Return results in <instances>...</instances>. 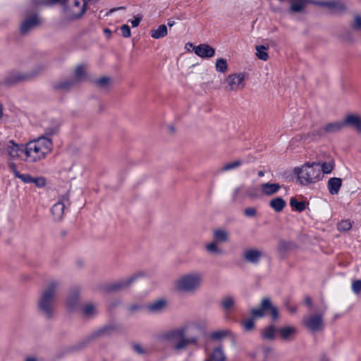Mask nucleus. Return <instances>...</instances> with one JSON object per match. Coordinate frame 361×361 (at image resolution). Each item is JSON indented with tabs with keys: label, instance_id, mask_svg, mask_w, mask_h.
Returning a JSON list of instances; mask_svg holds the SVG:
<instances>
[{
	"label": "nucleus",
	"instance_id": "obj_1",
	"mask_svg": "<svg viewBox=\"0 0 361 361\" xmlns=\"http://www.w3.org/2000/svg\"><path fill=\"white\" fill-rule=\"evenodd\" d=\"M196 322H189L181 326L168 329L159 336V340L170 348L174 353H180L199 345V338L195 335H188L190 329L196 328Z\"/></svg>",
	"mask_w": 361,
	"mask_h": 361
},
{
	"label": "nucleus",
	"instance_id": "obj_9",
	"mask_svg": "<svg viewBox=\"0 0 361 361\" xmlns=\"http://www.w3.org/2000/svg\"><path fill=\"white\" fill-rule=\"evenodd\" d=\"M323 317V313L310 314L303 318L302 323L309 331L318 332L324 327Z\"/></svg>",
	"mask_w": 361,
	"mask_h": 361
},
{
	"label": "nucleus",
	"instance_id": "obj_63",
	"mask_svg": "<svg viewBox=\"0 0 361 361\" xmlns=\"http://www.w3.org/2000/svg\"><path fill=\"white\" fill-rule=\"evenodd\" d=\"M174 24H175L174 21H169V22H168V25H169V27H172V26H173V25H174Z\"/></svg>",
	"mask_w": 361,
	"mask_h": 361
},
{
	"label": "nucleus",
	"instance_id": "obj_56",
	"mask_svg": "<svg viewBox=\"0 0 361 361\" xmlns=\"http://www.w3.org/2000/svg\"><path fill=\"white\" fill-rule=\"evenodd\" d=\"M241 190H242V188L241 187L236 188L234 190V197H236L240 194Z\"/></svg>",
	"mask_w": 361,
	"mask_h": 361
},
{
	"label": "nucleus",
	"instance_id": "obj_13",
	"mask_svg": "<svg viewBox=\"0 0 361 361\" xmlns=\"http://www.w3.org/2000/svg\"><path fill=\"white\" fill-rule=\"evenodd\" d=\"M169 306V301L166 298H158L146 306V310L151 314H161L165 312Z\"/></svg>",
	"mask_w": 361,
	"mask_h": 361
},
{
	"label": "nucleus",
	"instance_id": "obj_24",
	"mask_svg": "<svg viewBox=\"0 0 361 361\" xmlns=\"http://www.w3.org/2000/svg\"><path fill=\"white\" fill-rule=\"evenodd\" d=\"M206 251L212 255H223L224 250L219 246V243L212 240L204 245Z\"/></svg>",
	"mask_w": 361,
	"mask_h": 361
},
{
	"label": "nucleus",
	"instance_id": "obj_36",
	"mask_svg": "<svg viewBox=\"0 0 361 361\" xmlns=\"http://www.w3.org/2000/svg\"><path fill=\"white\" fill-rule=\"evenodd\" d=\"M231 335V331L228 329H221L214 331L211 334V338L213 340H221Z\"/></svg>",
	"mask_w": 361,
	"mask_h": 361
},
{
	"label": "nucleus",
	"instance_id": "obj_57",
	"mask_svg": "<svg viewBox=\"0 0 361 361\" xmlns=\"http://www.w3.org/2000/svg\"><path fill=\"white\" fill-rule=\"evenodd\" d=\"M67 0H49V3L51 4H55L56 3H65Z\"/></svg>",
	"mask_w": 361,
	"mask_h": 361
},
{
	"label": "nucleus",
	"instance_id": "obj_38",
	"mask_svg": "<svg viewBox=\"0 0 361 361\" xmlns=\"http://www.w3.org/2000/svg\"><path fill=\"white\" fill-rule=\"evenodd\" d=\"M216 70L220 73H226L228 71V64L224 59H219L215 64Z\"/></svg>",
	"mask_w": 361,
	"mask_h": 361
},
{
	"label": "nucleus",
	"instance_id": "obj_60",
	"mask_svg": "<svg viewBox=\"0 0 361 361\" xmlns=\"http://www.w3.org/2000/svg\"><path fill=\"white\" fill-rule=\"evenodd\" d=\"M257 174H258L259 177H263L264 176V171H259Z\"/></svg>",
	"mask_w": 361,
	"mask_h": 361
},
{
	"label": "nucleus",
	"instance_id": "obj_4",
	"mask_svg": "<svg viewBox=\"0 0 361 361\" xmlns=\"http://www.w3.org/2000/svg\"><path fill=\"white\" fill-rule=\"evenodd\" d=\"M202 274L199 271H188L180 275L173 282L174 290L183 294H194L202 286Z\"/></svg>",
	"mask_w": 361,
	"mask_h": 361
},
{
	"label": "nucleus",
	"instance_id": "obj_40",
	"mask_svg": "<svg viewBox=\"0 0 361 361\" xmlns=\"http://www.w3.org/2000/svg\"><path fill=\"white\" fill-rule=\"evenodd\" d=\"M319 167L322 173H323L328 174L333 171L334 167V162L333 161L323 162L321 165L319 164Z\"/></svg>",
	"mask_w": 361,
	"mask_h": 361
},
{
	"label": "nucleus",
	"instance_id": "obj_6",
	"mask_svg": "<svg viewBox=\"0 0 361 361\" xmlns=\"http://www.w3.org/2000/svg\"><path fill=\"white\" fill-rule=\"evenodd\" d=\"M63 6L64 19L62 23L80 20L87 11L83 0H67L65 3H59Z\"/></svg>",
	"mask_w": 361,
	"mask_h": 361
},
{
	"label": "nucleus",
	"instance_id": "obj_5",
	"mask_svg": "<svg viewBox=\"0 0 361 361\" xmlns=\"http://www.w3.org/2000/svg\"><path fill=\"white\" fill-rule=\"evenodd\" d=\"M270 314L273 320H277L279 317V310L274 306L271 300L268 298H262L260 306L257 308H253L250 310L251 318L244 320L242 322V326L247 331H250L255 328V319L262 318Z\"/></svg>",
	"mask_w": 361,
	"mask_h": 361
},
{
	"label": "nucleus",
	"instance_id": "obj_62",
	"mask_svg": "<svg viewBox=\"0 0 361 361\" xmlns=\"http://www.w3.org/2000/svg\"><path fill=\"white\" fill-rule=\"evenodd\" d=\"M3 116V106L1 104H0V118L2 117Z\"/></svg>",
	"mask_w": 361,
	"mask_h": 361
},
{
	"label": "nucleus",
	"instance_id": "obj_44",
	"mask_svg": "<svg viewBox=\"0 0 361 361\" xmlns=\"http://www.w3.org/2000/svg\"><path fill=\"white\" fill-rule=\"evenodd\" d=\"M352 227L351 223L349 220H343L338 223L337 228L340 231H349Z\"/></svg>",
	"mask_w": 361,
	"mask_h": 361
},
{
	"label": "nucleus",
	"instance_id": "obj_19",
	"mask_svg": "<svg viewBox=\"0 0 361 361\" xmlns=\"http://www.w3.org/2000/svg\"><path fill=\"white\" fill-rule=\"evenodd\" d=\"M281 185L279 183H264L259 185L261 194L266 196H271L278 192L281 189Z\"/></svg>",
	"mask_w": 361,
	"mask_h": 361
},
{
	"label": "nucleus",
	"instance_id": "obj_51",
	"mask_svg": "<svg viewBox=\"0 0 361 361\" xmlns=\"http://www.w3.org/2000/svg\"><path fill=\"white\" fill-rule=\"evenodd\" d=\"M353 27L357 30H361V16H356L354 18Z\"/></svg>",
	"mask_w": 361,
	"mask_h": 361
},
{
	"label": "nucleus",
	"instance_id": "obj_30",
	"mask_svg": "<svg viewBox=\"0 0 361 361\" xmlns=\"http://www.w3.org/2000/svg\"><path fill=\"white\" fill-rule=\"evenodd\" d=\"M79 301V293L78 290L73 291L68 298L66 300V306L70 310H73L76 307Z\"/></svg>",
	"mask_w": 361,
	"mask_h": 361
},
{
	"label": "nucleus",
	"instance_id": "obj_43",
	"mask_svg": "<svg viewBox=\"0 0 361 361\" xmlns=\"http://www.w3.org/2000/svg\"><path fill=\"white\" fill-rule=\"evenodd\" d=\"M73 81L69 80H66L59 82L56 85V88L58 90H67L73 86Z\"/></svg>",
	"mask_w": 361,
	"mask_h": 361
},
{
	"label": "nucleus",
	"instance_id": "obj_46",
	"mask_svg": "<svg viewBox=\"0 0 361 361\" xmlns=\"http://www.w3.org/2000/svg\"><path fill=\"white\" fill-rule=\"evenodd\" d=\"M352 290L355 294H359L361 292V279H356L352 282Z\"/></svg>",
	"mask_w": 361,
	"mask_h": 361
},
{
	"label": "nucleus",
	"instance_id": "obj_64",
	"mask_svg": "<svg viewBox=\"0 0 361 361\" xmlns=\"http://www.w3.org/2000/svg\"><path fill=\"white\" fill-rule=\"evenodd\" d=\"M25 361H37V360L34 357H29V358L26 359Z\"/></svg>",
	"mask_w": 361,
	"mask_h": 361
},
{
	"label": "nucleus",
	"instance_id": "obj_12",
	"mask_svg": "<svg viewBox=\"0 0 361 361\" xmlns=\"http://www.w3.org/2000/svg\"><path fill=\"white\" fill-rule=\"evenodd\" d=\"M69 204L68 196L67 195L61 196L51 208V213L54 218L56 220H61L63 216L65 207Z\"/></svg>",
	"mask_w": 361,
	"mask_h": 361
},
{
	"label": "nucleus",
	"instance_id": "obj_53",
	"mask_svg": "<svg viewBox=\"0 0 361 361\" xmlns=\"http://www.w3.org/2000/svg\"><path fill=\"white\" fill-rule=\"evenodd\" d=\"M142 20L141 16H137L135 17L133 20H131V24L133 27H136L139 25L140 21Z\"/></svg>",
	"mask_w": 361,
	"mask_h": 361
},
{
	"label": "nucleus",
	"instance_id": "obj_37",
	"mask_svg": "<svg viewBox=\"0 0 361 361\" xmlns=\"http://www.w3.org/2000/svg\"><path fill=\"white\" fill-rule=\"evenodd\" d=\"M290 205L293 209L299 212L304 211L306 207L305 202H298L295 197L290 199Z\"/></svg>",
	"mask_w": 361,
	"mask_h": 361
},
{
	"label": "nucleus",
	"instance_id": "obj_45",
	"mask_svg": "<svg viewBox=\"0 0 361 361\" xmlns=\"http://www.w3.org/2000/svg\"><path fill=\"white\" fill-rule=\"evenodd\" d=\"M30 183L35 184L38 188H42L46 185V180L43 177H31Z\"/></svg>",
	"mask_w": 361,
	"mask_h": 361
},
{
	"label": "nucleus",
	"instance_id": "obj_52",
	"mask_svg": "<svg viewBox=\"0 0 361 361\" xmlns=\"http://www.w3.org/2000/svg\"><path fill=\"white\" fill-rule=\"evenodd\" d=\"M8 168L13 172L14 176L16 177L20 172L17 170V167L15 163L11 161L8 162Z\"/></svg>",
	"mask_w": 361,
	"mask_h": 361
},
{
	"label": "nucleus",
	"instance_id": "obj_10",
	"mask_svg": "<svg viewBox=\"0 0 361 361\" xmlns=\"http://www.w3.org/2000/svg\"><path fill=\"white\" fill-rule=\"evenodd\" d=\"M44 68V67L43 66H39L30 72H13L9 75L8 82L10 83H16L30 80L37 75Z\"/></svg>",
	"mask_w": 361,
	"mask_h": 361
},
{
	"label": "nucleus",
	"instance_id": "obj_14",
	"mask_svg": "<svg viewBox=\"0 0 361 361\" xmlns=\"http://www.w3.org/2000/svg\"><path fill=\"white\" fill-rule=\"evenodd\" d=\"M41 23L37 15L25 18L20 24V30L23 35H26Z\"/></svg>",
	"mask_w": 361,
	"mask_h": 361
},
{
	"label": "nucleus",
	"instance_id": "obj_25",
	"mask_svg": "<svg viewBox=\"0 0 361 361\" xmlns=\"http://www.w3.org/2000/svg\"><path fill=\"white\" fill-rule=\"evenodd\" d=\"M342 185V180L340 178H331L328 180V189L331 195H336L338 193Z\"/></svg>",
	"mask_w": 361,
	"mask_h": 361
},
{
	"label": "nucleus",
	"instance_id": "obj_3",
	"mask_svg": "<svg viewBox=\"0 0 361 361\" xmlns=\"http://www.w3.org/2000/svg\"><path fill=\"white\" fill-rule=\"evenodd\" d=\"M52 148L51 139L40 137L30 141L25 145V158L23 160L28 162H37L45 158Z\"/></svg>",
	"mask_w": 361,
	"mask_h": 361
},
{
	"label": "nucleus",
	"instance_id": "obj_11",
	"mask_svg": "<svg viewBox=\"0 0 361 361\" xmlns=\"http://www.w3.org/2000/svg\"><path fill=\"white\" fill-rule=\"evenodd\" d=\"M4 149L7 154L12 159L22 158V154L25 155V146L19 145L13 140H8L3 145Z\"/></svg>",
	"mask_w": 361,
	"mask_h": 361
},
{
	"label": "nucleus",
	"instance_id": "obj_50",
	"mask_svg": "<svg viewBox=\"0 0 361 361\" xmlns=\"http://www.w3.org/2000/svg\"><path fill=\"white\" fill-rule=\"evenodd\" d=\"M290 247V244L288 242L281 240L279 243V249L281 251H286Z\"/></svg>",
	"mask_w": 361,
	"mask_h": 361
},
{
	"label": "nucleus",
	"instance_id": "obj_33",
	"mask_svg": "<svg viewBox=\"0 0 361 361\" xmlns=\"http://www.w3.org/2000/svg\"><path fill=\"white\" fill-rule=\"evenodd\" d=\"M242 164L243 161L241 159H235L223 165L220 169V171L226 172L228 171L233 170L240 167Z\"/></svg>",
	"mask_w": 361,
	"mask_h": 361
},
{
	"label": "nucleus",
	"instance_id": "obj_21",
	"mask_svg": "<svg viewBox=\"0 0 361 361\" xmlns=\"http://www.w3.org/2000/svg\"><path fill=\"white\" fill-rule=\"evenodd\" d=\"M290 4V11L293 13H300L305 6L312 3L311 0H288Z\"/></svg>",
	"mask_w": 361,
	"mask_h": 361
},
{
	"label": "nucleus",
	"instance_id": "obj_15",
	"mask_svg": "<svg viewBox=\"0 0 361 361\" xmlns=\"http://www.w3.org/2000/svg\"><path fill=\"white\" fill-rule=\"evenodd\" d=\"M343 128H350L360 133L361 128V116L356 114H347L342 120Z\"/></svg>",
	"mask_w": 361,
	"mask_h": 361
},
{
	"label": "nucleus",
	"instance_id": "obj_17",
	"mask_svg": "<svg viewBox=\"0 0 361 361\" xmlns=\"http://www.w3.org/2000/svg\"><path fill=\"white\" fill-rule=\"evenodd\" d=\"M194 51L201 58H212L215 54V49L207 44H201L195 47Z\"/></svg>",
	"mask_w": 361,
	"mask_h": 361
},
{
	"label": "nucleus",
	"instance_id": "obj_29",
	"mask_svg": "<svg viewBox=\"0 0 361 361\" xmlns=\"http://www.w3.org/2000/svg\"><path fill=\"white\" fill-rule=\"evenodd\" d=\"M82 311L83 315L88 318L95 316L98 312L97 305L92 303L85 305Z\"/></svg>",
	"mask_w": 361,
	"mask_h": 361
},
{
	"label": "nucleus",
	"instance_id": "obj_32",
	"mask_svg": "<svg viewBox=\"0 0 361 361\" xmlns=\"http://www.w3.org/2000/svg\"><path fill=\"white\" fill-rule=\"evenodd\" d=\"M226 357L222 348H215L207 361H226Z\"/></svg>",
	"mask_w": 361,
	"mask_h": 361
},
{
	"label": "nucleus",
	"instance_id": "obj_27",
	"mask_svg": "<svg viewBox=\"0 0 361 361\" xmlns=\"http://www.w3.org/2000/svg\"><path fill=\"white\" fill-rule=\"evenodd\" d=\"M276 332H278V329L274 325H270L262 329L261 337L264 340L273 341L276 337Z\"/></svg>",
	"mask_w": 361,
	"mask_h": 361
},
{
	"label": "nucleus",
	"instance_id": "obj_16",
	"mask_svg": "<svg viewBox=\"0 0 361 361\" xmlns=\"http://www.w3.org/2000/svg\"><path fill=\"white\" fill-rule=\"evenodd\" d=\"M264 252L262 250L257 248H247L245 249L243 254V257L245 261L248 263L257 264L259 263L260 259L263 257Z\"/></svg>",
	"mask_w": 361,
	"mask_h": 361
},
{
	"label": "nucleus",
	"instance_id": "obj_47",
	"mask_svg": "<svg viewBox=\"0 0 361 361\" xmlns=\"http://www.w3.org/2000/svg\"><path fill=\"white\" fill-rule=\"evenodd\" d=\"M31 177L30 174L24 173L22 174L19 173L16 178H19L21 181H23L24 183H30L31 181Z\"/></svg>",
	"mask_w": 361,
	"mask_h": 361
},
{
	"label": "nucleus",
	"instance_id": "obj_55",
	"mask_svg": "<svg viewBox=\"0 0 361 361\" xmlns=\"http://www.w3.org/2000/svg\"><path fill=\"white\" fill-rule=\"evenodd\" d=\"M287 310L292 314H294L296 312V307L290 305L288 304L286 305Z\"/></svg>",
	"mask_w": 361,
	"mask_h": 361
},
{
	"label": "nucleus",
	"instance_id": "obj_31",
	"mask_svg": "<svg viewBox=\"0 0 361 361\" xmlns=\"http://www.w3.org/2000/svg\"><path fill=\"white\" fill-rule=\"evenodd\" d=\"M87 77L86 69L84 66H78L75 68L73 80L75 82H80L84 80Z\"/></svg>",
	"mask_w": 361,
	"mask_h": 361
},
{
	"label": "nucleus",
	"instance_id": "obj_28",
	"mask_svg": "<svg viewBox=\"0 0 361 361\" xmlns=\"http://www.w3.org/2000/svg\"><path fill=\"white\" fill-rule=\"evenodd\" d=\"M286 204L285 200L281 197H276L269 202V206L276 212H281Z\"/></svg>",
	"mask_w": 361,
	"mask_h": 361
},
{
	"label": "nucleus",
	"instance_id": "obj_58",
	"mask_svg": "<svg viewBox=\"0 0 361 361\" xmlns=\"http://www.w3.org/2000/svg\"><path fill=\"white\" fill-rule=\"evenodd\" d=\"M124 8H125V7H123V6H121V7H118V8H111V9L108 13H107V14H109V13H113V12H115V11H118V10H119V9H124Z\"/></svg>",
	"mask_w": 361,
	"mask_h": 361
},
{
	"label": "nucleus",
	"instance_id": "obj_18",
	"mask_svg": "<svg viewBox=\"0 0 361 361\" xmlns=\"http://www.w3.org/2000/svg\"><path fill=\"white\" fill-rule=\"evenodd\" d=\"M137 278V275H132L126 278L122 279L115 283H114L110 289L111 290H121L128 288Z\"/></svg>",
	"mask_w": 361,
	"mask_h": 361
},
{
	"label": "nucleus",
	"instance_id": "obj_35",
	"mask_svg": "<svg viewBox=\"0 0 361 361\" xmlns=\"http://www.w3.org/2000/svg\"><path fill=\"white\" fill-rule=\"evenodd\" d=\"M322 6H326L334 11H341L344 10L345 6L343 4L338 1H328V2H322L319 4Z\"/></svg>",
	"mask_w": 361,
	"mask_h": 361
},
{
	"label": "nucleus",
	"instance_id": "obj_2",
	"mask_svg": "<svg viewBox=\"0 0 361 361\" xmlns=\"http://www.w3.org/2000/svg\"><path fill=\"white\" fill-rule=\"evenodd\" d=\"M60 283L57 281H50L42 290L37 302L39 312L46 318H51L55 310V302Z\"/></svg>",
	"mask_w": 361,
	"mask_h": 361
},
{
	"label": "nucleus",
	"instance_id": "obj_54",
	"mask_svg": "<svg viewBox=\"0 0 361 361\" xmlns=\"http://www.w3.org/2000/svg\"><path fill=\"white\" fill-rule=\"evenodd\" d=\"M111 329H112V328L110 326H105V327L102 328L99 330V333H100V334H105L109 333Z\"/></svg>",
	"mask_w": 361,
	"mask_h": 361
},
{
	"label": "nucleus",
	"instance_id": "obj_26",
	"mask_svg": "<svg viewBox=\"0 0 361 361\" xmlns=\"http://www.w3.org/2000/svg\"><path fill=\"white\" fill-rule=\"evenodd\" d=\"M220 305L224 311L228 313L234 309L235 305V299L233 296H225L221 300Z\"/></svg>",
	"mask_w": 361,
	"mask_h": 361
},
{
	"label": "nucleus",
	"instance_id": "obj_20",
	"mask_svg": "<svg viewBox=\"0 0 361 361\" xmlns=\"http://www.w3.org/2000/svg\"><path fill=\"white\" fill-rule=\"evenodd\" d=\"M278 333L285 341L293 340L298 334V329L293 326H286L278 329Z\"/></svg>",
	"mask_w": 361,
	"mask_h": 361
},
{
	"label": "nucleus",
	"instance_id": "obj_23",
	"mask_svg": "<svg viewBox=\"0 0 361 361\" xmlns=\"http://www.w3.org/2000/svg\"><path fill=\"white\" fill-rule=\"evenodd\" d=\"M213 240L218 243H226L229 240L228 232L224 228H217L213 231Z\"/></svg>",
	"mask_w": 361,
	"mask_h": 361
},
{
	"label": "nucleus",
	"instance_id": "obj_22",
	"mask_svg": "<svg viewBox=\"0 0 361 361\" xmlns=\"http://www.w3.org/2000/svg\"><path fill=\"white\" fill-rule=\"evenodd\" d=\"M343 128V122L336 121L326 123L322 128V132L327 134H334L339 132Z\"/></svg>",
	"mask_w": 361,
	"mask_h": 361
},
{
	"label": "nucleus",
	"instance_id": "obj_49",
	"mask_svg": "<svg viewBox=\"0 0 361 361\" xmlns=\"http://www.w3.org/2000/svg\"><path fill=\"white\" fill-rule=\"evenodd\" d=\"M257 210L254 207H248L244 210L245 215L249 217L255 216Z\"/></svg>",
	"mask_w": 361,
	"mask_h": 361
},
{
	"label": "nucleus",
	"instance_id": "obj_59",
	"mask_svg": "<svg viewBox=\"0 0 361 361\" xmlns=\"http://www.w3.org/2000/svg\"><path fill=\"white\" fill-rule=\"evenodd\" d=\"M320 361H331V360L326 356H323L321 357Z\"/></svg>",
	"mask_w": 361,
	"mask_h": 361
},
{
	"label": "nucleus",
	"instance_id": "obj_7",
	"mask_svg": "<svg viewBox=\"0 0 361 361\" xmlns=\"http://www.w3.org/2000/svg\"><path fill=\"white\" fill-rule=\"evenodd\" d=\"M294 173L297 174L298 179L302 185H308L315 183L322 178L319 163L305 164L300 168H295Z\"/></svg>",
	"mask_w": 361,
	"mask_h": 361
},
{
	"label": "nucleus",
	"instance_id": "obj_42",
	"mask_svg": "<svg viewBox=\"0 0 361 361\" xmlns=\"http://www.w3.org/2000/svg\"><path fill=\"white\" fill-rule=\"evenodd\" d=\"M110 78L108 77H102L95 80V84L100 88H107L110 84Z\"/></svg>",
	"mask_w": 361,
	"mask_h": 361
},
{
	"label": "nucleus",
	"instance_id": "obj_48",
	"mask_svg": "<svg viewBox=\"0 0 361 361\" xmlns=\"http://www.w3.org/2000/svg\"><path fill=\"white\" fill-rule=\"evenodd\" d=\"M121 32H122V35L126 37V38H128V37H130V27L128 25H123L121 26Z\"/></svg>",
	"mask_w": 361,
	"mask_h": 361
},
{
	"label": "nucleus",
	"instance_id": "obj_39",
	"mask_svg": "<svg viewBox=\"0 0 361 361\" xmlns=\"http://www.w3.org/2000/svg\"><path fill=\"white\" fill-rule=\"evenodd\" d=\"M267 49L265 46H256L257 56L262 61H267L269 58Z\"/></svg>",
	"mask_w": 361,
	"mask_h": 361
},
{
	"label": "nucleus",
	"instance_id": "obj_8",
	"mask_svg": "<svg viewBox=\"0 0 361 361\" xmlns=\"http://www.w3.org/2000/svg\"><path fill=\"white\" fill-rule=\"evenodd\" d=\"M246 74L235 73L228 75L224 80L225 90L227 92H238L245 87Z\"/></svg>",
	"mask_w": 361,
	"mask_h": 361
},
{
	"label": "nucleus",
	"instance_id": "obj_34",
	"mask_svg": "<svg viewBox=\"0 0 361 361\" xmlns=\"http://www.w3.org/2000/svg\"><path fill=\"white\" fill-rule=\"evenodd\" d=\"M167 35V27L165 25H161L158 28L151 30V36L154 39H159Z\"/></svg>",
	"mask_w": 361,
	"mask_h": 361
},
{
	"label": "nucleus",
	"instance_id": "obj_41",
	"mask_svg": "<svg viewBox=\"0 0 361 361\" xmlns=\"http://www.w3.org/2000/svg\"><path fill=\"white\" fill-rule=\"evenodd\" d=\"M131 348L138 355H143L147 353V349L140 343H133L131 345Z\"/></svg>",
	"mask_w": 361,
	"mask_h": 361
},
{
	"label": "nucleus",
	"instance_id": "obj_61",
	"mask_svg": "<svg viewBox=\"0 0 361 361\" xmlns=\"http://www.w3.org/2000/svg\"><path fill=\"white\" fill-rule=\"evenodd\" d=\"M56 130H57V128H53V129L51 130V132L47 133H48L49 135H51L54 134V133L56 132Z\"/></svg>",
	"mask_w": 361,
	"mask_h": 361
}]
</instances>
